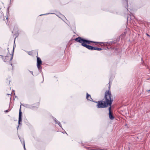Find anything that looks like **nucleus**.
<instances>
[{"label": "nucleus", "instance_id": "5701e85b", "mask_svg": "<svg viewBox=\"0 0 150 150\" xmlns=\"http://www.w3.org/2000/svg\"><path fill=\"white\" fill-rule=\"evenodd\" d=\"M28 54H30V53H29H29H28Z\"/></svg>", "mask_w": 150, "mask_h": 150}, {"label": "nucleus", "instance_id": "b1692460", "mask_svg": "<svg viewBox=\"0 0 150 150\" xmlns=\"http://www.w3.org/2000/svg\"><path fill=\"white\" fill-rule=\"evenodd\" d=\"M2 56V57H3L4 56Z\"/></svg>", "mask_w": 150, "mask_h": 150}, {"label": "nucleus", "instance_id": "9d476101", "mask_svg": "<svg viewBox=\"0 0 150 150\" xmlns=\"http://www.w3.org/2000/svg\"><path fill=\"white\" fill-rule=\"evenodd\" d=\"M12 59V57H9V56H6L5 57V59H4V62H6L8 61V60H11Z\"/></svg>", "mask_w": 150, "mask_h": 150}, {"label": "nucleus", "instance_id": "4be33fe9", "mask_svg": "<svg viewBox=\"0 0 150 150\" xmlns=\"http://www.w3.org/2000/svg\"><path fill=\"white\" fill-rule=\"evenodd\" d=\"M28 54H30V53H29H29H28Z\"/></svg>", "mask_w": 150, "mask_h": 150}, {"label": "nucleus", "instance_id": "6e6552de", "mask_svg": "<svg viewBox=\"0 0 150 150\" xmlns=\"http://www.w3.org/2000/svg\"><path fill=\"white\" fill-rule=\"evenodd\" d=\"M21 114L22 112H21V107L20 106V109H19V119H18V124H20V122L21 121Z\"/></svg>", "mask_w": 150, "mask_h": 150}, {"label": "nucleus", "instance_id": "20e7f679", "mask_svg": "<svg viewBox=\"0 0 150 150\" xmlns=\"http://www.w3.org/2000/svg\"><path fill=\"white\" fill-rule=\"evenodd\" d=\"M18 29L17 27H15L12 32L14 38H17L18 36Z\"/></svg>", "mask_w": 150, "mask_h": 150}, {"label": "nucleus", "instance_id": "f03ea898", "mask_svg": "<svg viewBox=\"0 0 150 150\" xmlns=\"http://www.w3.org/2000/svg\"><path fill=\"white\" fill-rule=\"evenodd\" d=\"M88 43H84L83 46L87 48L88 49L91 50H93V47L87 44H90V42H93L96 44L95 45H100L101 46H104L105 45V42H95L91 41L88 40Z\"/></svg>", "mask_w": 150, "mask_h": 150}, {"label": "nucleus", "instance_id": "7ed1b4c3", "mask_svg": "<svg viewBox=\"0 0 150 150\" xmlns=\"http://www.w3.org/2000/svg\"><path fill=\"white\" fill-rule=\"evenodd\" d=\"M74 40L77 42L81 43L82 46L84 43H88V40L83 39L82 38H76Z\"/></svg>", "mask_w": 150, "mask_h": 150}, {"label": "nucleus", "instance_id": "ddd939ff", "mask_svg": "<svg viewBox=\"0 0 150 150\" xmlns=\"http://www.w3.org/2000/svg\"><path fill=\"white\" fill-rule=\"evenodd\" d=\"M102 50V49L101 48H100L97 47V50H98V51H100V50Z\"/></svg>", "mask_w": 150, "mask_h": 150}, {"label": "nucleus", "instance_id": "393cba45", "mask_svg": "<svg viewBox=\"0 0 150 150\" xmlns=\"http://www.w3.org/2000/svg\"><path fill=\"white\" fill-rule=\"evenodd\" d=\"M100 150H103V149H100Z\"/></svg>", "mask_w": 150, "mask_h": 150}, {"label": "nucleus", "instance_id": "9b49d317", "mask_svg": "<svg viewBox=\"0 0 150 150\" xmlns=\"http://www.w3.org/2000/svg\"><path fill=\"white\" fill-rule=\"evenodd\" d=\"M86 98L88 100L91 101L92 99L91 97V96L90 95H89L88 93L86 94Z\"/></svg>", "mask_w": 150, "mask_h": 150}, {"label": "nucleus", "instance_id": "4468645a", "mask_svg": "<svg viewBox=\"0 0 150 150\" xmlns=\"http://www.w3.org/2000/svg\"><path fill=\"white\" fill-rule=\"evenodd\" d=\"M77 36H78V38H81V37L79 36L78 35L76 34L75 35H73V37H77Z\"/></svg>", "mask_w": 150, "mask_h": 150}, {"label": "nucleus", "instance_id": "0eeeda50", "mask_svg": "<svg viewBox=\"0 0 150 150\" xmlns=\"http://www.w3.org/2000/svg\"><path fill=\"white\" fill-rule=\"evenodd\" d=\"M111 106H110L108 110L109 111V118L111 120H113L114 117V116H113L112 113L111 112Z\"/></svg>", "mask_w": 150, "mask_h": 150}, {"label": "nucleus", "instance_id": "f8f14e48", "mask_svg": "<svg viewBox=\"0 0 150 150\" xmlns=\"http://www.w3.org/2000/svg\"><path fill=\"white\" fill-rule=\"evenodd\" d=\"M125 33H122V34L121 35L120 37L119 38H122V37H125Z\"/></svg>", "mask_w": 150, "mask_h": 150}, {"label": "nucleus", "instance_id": "f3484780", "mask_svg": "<svg viewBox=\"0 0 150 150\" xmlns=\"http://www.w3.org/2000/svg\"><path fill=\"white\" fill-rule=\"evenodd\" d=\"M5 112H8V110H6V111H5Z\"/></svg>", "mask_w": 150, "mask_h": 150}, {"label": "nucleus", "instance_id": "f257e3e1", "mask_svg": "<svg viewBox=\"0 0 150 150\" xmlns=\"http://www.w3.org/2000/svg\"><path fill=\"white\" fill-rule=\"evenodd\" d=\"M113 99L112 96L110 92L106 91L105 94L104 99L102 100L96 102L97 103V107L98 108H103L107 107L108 106H111Z\"/></svg>", "mask_w": 150, "mask_h": 150}, {"label": "nucleus", "instance_id": "6ab92c4d", "mask_svg": "<svg viewBox=\"0 0 150 150\" xmlns=\"http://www.w3.org/2000/svg\"><path fill=\"white\" fill-rule=\"evenodd\" d=\"M31 74H33V72H31Z\"/></svg>", "mask_w": 150, "mask_h": 150}, {"label": "nucleus", "instance_id": "423d86ee", "mask_svg": "<svg viewBox=\"0 0 150 150\" xmlns=\"http://www.w3.org/2000/svg\"><path fill=\"white\" fill-rule=\"evenodd\" d=\"M49 14H55V13H46V14H41V15H40V16L47 15ZM56 15L58 17H59V18H61V17H62V19H63V18H65V16L63 15L62 14H61L60 13H59L58 15H57V14H56Z\"/></svg>", "mask_w": 150, "mask_h": 150}, {"label": "nucleus", "instance_id": "39448f33", "mask_svg": "<svg viewBox=\"0 0 150 150\" xmlns=\"http://www.w3.org/2000/svg\"><path fill=\"white\" fill-rule=\"evenodd\" d=\"M37 57V66L38 68V69H40L41 65L42 63V62L40 58L38 56Z\"/></svg>", "mask_w": 150, "mask_h": 150}, {"label": "nucleus", "instance_id": "1a4fd4ad", "mask_svg": "<svg viewBox=\"0 0 150 150\" xmlns=\"http://www.w3.org/2000/svg\"><path fill=\"white\" fill-rule=\"evenodd\" d=\"M124 1V6H125V8L126 9L127 11H128V0H123Z\"/></svg>", "mask_w": 150, "mask_h": 150}, {"label": "nucleus", "instance_id": "aec40b11", "mask_svg": "<svg viewBox=\"0 0 150 150\" xmlns=\"http://www.w3.org/2000/svg\"><path fill=\"white\" fill-rule=\"evenodd\" d=\"M6 19H8V17H6Z\"/></svg>", "mask_w": 150, "mask_h": 150}, {"label": "nucleus", "instance_id": "412c9836", "mask_svg": "<svg viewBox=\"0 0 150 150\" xmlns=\"http://www.w3.org/2000/svg\"><path fill=\"white\" fill-rule=\"evenodd\" d=\"M24 148L25 149V145H24Z\"/></svg>", "mask_w": 150, "mask_h": 150}, {"label": "nucleus", "instance_id": "a211bd4d", "mask_svg": "<svg viewBox=\"0 0 150 150\" xmlns=\"http://www.w3.org/2000/svg\"><path fill=\"white\" fill-rule=\"evenodd\" d=\"M146 35H147L148 36H149V37H150V35H148V34H146Z\"/></svg>", "mask_w": 150, "mask_h": 150}, {"label": "nucleus", "instance_id": "dca6fc26", "mask_svg": "<svg viewBox=\"0 0 150 150\" xmlns=\"http://www.w3.org/2000/svg\"><path fill=\"white\" fill-rule=\"evenodd\" d=\"M58 124L60 126V123L59 122V123H58Z\"/></svg>", "mask_w": 150, "mask_h": 150}, {"label": "nucleus", "instance_id": "2eb2a0df", "mask_svg": "<svg viewBox=\"0 0 150 150\" xmlns=\"http://www.w3.org/2000/svg\"><path fill=\"white\" fill-rule=\"evenodd\" d=\"M97 47H93V50H97Z\"/></svg>", "mask_w": 150, "mask_h": 150}]
</instances>
